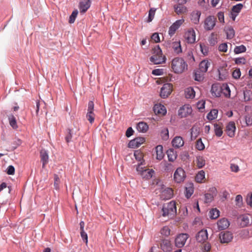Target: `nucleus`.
Listing matches in <instances>:
<instances>
[{
	"instance_id": "obj_1",
	"label": "nucleus",
	"mask_w": 252,
	"mask_h": 252,
	"mask_svg": "<svg viewBox=\"0 0 252 252\" xmlns=\"http://www.w3.org/2000/svg\"><path fill=\"white\" fill-rule=\"evenodd\" d=\"M171 67L174 73L181 74L188 69V64L182 58L176 57L171 61Z\"/></svg>"
},
{
	"instance_id": "obj_2",
	"label": "nucleus",
	"mask_w": 252,
	"mask_h": 252,
	"mask_svg": "<svg viewBox=\"0 0 252 252\" xmlns=\"http://www.w3.org/2000/svg\"><path fill=\"white\" fill-rule=\"evenodd\" d=\"M166 59L158 45L153 49V55L150 58V61L152 63L154 64H162L165 62Z\"/></svg>"
},
{
	"instance_id": "obj_3",
	"label": "nucleus",
	"mask_w": 252,
	"mask_h": 252,
	"mask_svg": "<svg viewBox=\"0 0 252 252\" xmlns=\"http://www.w3.org/2000/svg\"><path fill=\"white\" fill-rule=\"evenodd\" d=\"M177 211L176 203L174 201L164 204L162 209V216L163 217L172 216H173Z\"/></svg>"
},
{
	"instance_id": "obj_4",
	"label": "nucleus",
	"mask_w": 252,
	"mask_h": 252,
	"mask_svg": "<svg viewBox=\"0 0 252 252\" xmlns=\"http://www.w3.org/2000/svg\"><path fill=\"white\" fill-rule=\"evenodd\" d=\"M233 238L232 232L226 231L221 232L219 234V239L221 244H228L231 242Z\"/></svg>"
},
{
	"instance_id": "obj_5",
	"label": "nucleus",
	"mask_w": 252,
	"mask_h": 252,
	"mask_svg": "<svg viewBox=\"0 0 252 252\" xmlns=\"http://www.w3.org/2000/svg\"><path fill=\"white\" fill-rule=\"evenodd\" d=\"M189 237V235L187 233L179 234L175 240V246L179 248H182L185 245Z\"/></svg>"
},
{
	"instance_id": "obj_6",
	"label": "nucleus",
	"mask_w": 252,
	"mask_h": 252,
	"mask_svg": "<svg viewBox=\"0 0 252 252\" xmlns=\"http://www.w3.org/2000/svg\"><path fill=\"white\" fill-rule=\"evenodd\" d=\"M216 18L213 16H208L204 20V27L207 31L212 30L216 25Z\"/></svg>"
},
{
	"instance_id": "obj_7",
	"label": "nucleus",
	"mask_w": 252,
	"mask_h": 252,
	"mask_svg": "<svg viewBox=\"0 0 252 252\" xmlns=\"http://www.w3.org/2000/svg\"><path fill=\"white\" fill-rule=\"evenodd\" d=\"M173 86L171 84H164L160 89V95L161 97L165 98L167 97L172 93Z\"/></svg>"
},
{
	"instance_id": "obj_8",
	"label": "nucleus",
	"mask_w": 252,
	"mask_h": 252,
	"mask_svg": "<svg viewBox=\"0 0 252 252\" xmlns=\"http://www.w3.org/2000/svg\"><path fill=\"white\" fill-rule=\"evenodd\" d=\"M94 103L93 101H90L88 103V112L86 114V118L91 124L94 123L95 114L94 113Z\"/></svg>"
},
{
	"instance_id": "obj_9",
	"label": "nucleus",
	"mask_w": 252,
	"mask_h": 252,
	"mask_svg": "<svg viewBox=\"0 0 252 252\" xmlns=\"http://www.w3.org/2000/svg\"><path fill=\"white\" fill-rule=\"evenodd\" d=\"M185 177V172L183 169L181 167L178 168L174 174L175 181L177 183H181L184 180Z\"/></svg>"
},
{
	"instance_id": "obj_10",
	"label": "nucleus",
	"mask_w": 252,
	"mask_h": 252,
	"mask_svg": "<svg viewBox=\"0 0 252 252\" xmlns=\"http://www.w3.org/2000/svg\"><path fill=\"white\" fill-rule=\"evenodd\" d=\"M191 113V107L189 105H184L179 110L178 115L181 118H184L190 115Z\"/></svg>"
},
{
	"instance_id": "obj_11",
	"label": "nucleus",
	"mask_w": 252,
	"mask_h": 252,
	"mask_svg": "<svg viewBox=\"0 0 252 252\" xmlns=\"http://www.w3.org/2000/svg\"><path fill=\"white\" fill-rule=\"evenodd\" d=\"M195 32L194 30L190 28L185 33V38L189 43H193L195 41Z\"/></svg>"
},
{
	"instance_id": "obj_12",
	"label": "nucleus",
	"mask_w": 252,
	"mask_h": 252,
	"mask_svg": "<svg viewBox=\"0 0 252 252\" xmlns=\"http://www.w3.org/2000/svg\"><path fill=\"white\" fill-rule=\"evenodd\" d=\"M238 220L242 227L248 226L251 223L250 216L247 214L241 215L238 218Z\"/></svg>"
},
{
	"instance_id": "obj_13",
	"label": "nucleus",
	"mask_w": 252,
	"mask_h": 252,
	"mask_svg": "<svg viewBox=\"0 0 252 252\" xmlns=\"http://www.w3.org/2000/svg\"><path fill=\"white\" fill-rule=\"evenodd\" d=\"M208 234L207 230L202 229L196 235V241L198 243H204L208 239Z\"/></svg>"
},
{
	"instance_id": "obj_14",
	"label": "nucleus",
	"mask_w": 252,
	"mask_h": 252,
	"mask_svg": "<svg viewBox=\"0 0 252 252\" xmlns=\"http://www.w3.org/2000/svg\"><path fill=\"white\" fill-rule=\"evenodd\" d=\"M211 93L214 96H220L222 94V85L219 84H213L211 87Z\"/></svg>"
},
{
	"instance_id": "obj_15",
	"label": "nucleus",
	"mask_w": 252,
	"mask_h": 252,
	"mask_svg": "<svg viewBox=\"0 0 252 252\" xmlns=\"http://www.w3.org/2000/svg\"><path fill=\"white\" fill-rule=\"evenodd\" d=\"M184 22V19H181L177 20L174 22L169 28L168 33L171 36L173 35L177 29L183 24Z\"/></svg>"
},
{
	"instance_id": "obj_16",
	"label": "nucleus",
	"mask_w": 252,
	"mask_h": 252,
	"mask_svg": "<svg viewBox=\"0 0 252 252\" xmlns=\"http://www.w3.org/2000/svg\"><path fill=\"white\" fill-rule=\"evenodd\" d=\"M173 9L176 14L179 15L185 14L188 11V8L186 6L180 4V3L174 4Z\"/></svg>"
},
{
	"instance_id": "obj_17",
	"label": "nucleus",
	"mask_w": 252,
	"mask_h": 252,
	"mask_svg": "<svg viewBox=\"0 0 252 252\" xmlns=\"http://www.w3.org/2000/svg\"><path fill=\"white\" fill-rule=\"evenodd\" d=\"M144 142L145 139L144 138L140 137H137L129 142L128 147L131 148H138Z\"/></svg>"
},
{
	"instance_id": "obj_18",
	"label": "nucleus",
	"mask_w": 252,
	"mask_h": 252,
	"mask_svg": "<svg viewBox=\"0 0 252 252\" xmlns=\"http://www.w3.org/2000/svg\"><path fill=\"white\" fill-rule=\"evenodd\" d=\"M235 123L234 122H230L226 126V132L227 135L230 137H233L235 136Z\"/></svg>"
},
{
	"instance_id": "obj_19",
	"label": "nucleus",
	"mask_w": 252,
	"mask_h": 252,
	"mask_svg": "<svg viewBox=\"0 0 252 252\" xmlns=\"http://www.w3.org/2000/svg\"><path fill=\"white\" fill-rule=\"evenodd\" d=\"M173 194V191L172 189L167 188L162 190L160 194V198L162 200L170 199Z\"/></svg>"
},
{
	"instance_id": "obj_20",
	"label": "nucleus",
	"mask_w": 252,
	"mask_h": 252,
	"mask_svg": "<svg viewBox=\"0 0 252 252\" xmlns=\"http://www.w3.org/2000/svg\"><path fill=\"white\" fill-rule=\"evenodd\" d=\"M153 110L156 115L163 116L166 113V109L165 106L161 104H155Z\"/></svg>"
},
{
	"instance_id": "obj_21",
	"label": "nucleus",
	"mask_w": 252,
	"mask_h": 252,
	"mask_svg": "<svg viewBox=\"0 0 252 252\" xmlns=\"http://www.w3.org/2000/svg\"><path fill=\"white\" fill-rule=\"evenodd\" d=\"M40 157L42 163V168H44L49 160V156L47 152L45 150H41L40 152Z\"/></svg>"
},
{
	"instance_id": "obj_22",
	"label": "nucleus",
	"mask_w": 252,
	"mask_h": 252,
	"mask_svg": "<svg viewBox=\"0 0 252 252\" xmlns=\"http://www.w3.org/2000/svg\"><path fill=\"white\" fill-rule=\"evenodd\" d=\"M172 144L174 148H179L183 146L184 144V141L182 137L176 136L172 140Z\"/></svg>"
},
{
	"instance_id": "obj_23",
	"label": "nucleus",
	"mask_w": 252,
	"mask_h": 252,
	"mask_svg": "<svg viewBox=\"0 0 252 252\" xmlns=\"http://www.w3.org/2000/svg\"><path fill=\"white\" fill-rule=\"evenodd\" d=\"M218 229L219 230H224L228 227L230 224L228 220L225 218H222L217 222Z\"/></svg>"
},
{
	"instance_id": "obj_24",
	"label": "nucleus",
	"mask_w": 252,
	"mask_h": 252,
	"mask_svg": "<svg viewBox=\"0 0 252 252\" xmlns=\"http://www.w3.org/2000/svg\"><path fill=\"white\" fill-rule=\"evenodd\" d=\"M161 249L164 252H170L172 250V244L168 240H163L160 244Z\"/></svg>"
},
{
	"instance_id": "obj_25",
	"label": "nucleus",
	"mask_w": 252,
	"mask_h": 252,
	"mask_svg": "<svg viewBox=\"0 0 252 252\" xmlns=\"http://www.w3.org/2000/svg\"><path fill=\"white\" fill-rule=\"evenodd\" d=\"M91 2L90 0H83L80 2L79 9L80 12L85 13L90 7Z\"/></svg>"
},
{
	"instance_id": "obj_26",
	"label": "nucleus",
	"mask_w": 252,
	"mask_h": 252,
	"mask_svg": "<svg viewBox=\"0 0 252 252\" xmlns=\"http://www.w3.org/2000/svg\"><path fill=\"white\" fill-rule=\"evenodd\" d=\"M210 64V62L208 60H204L202 61L199 64V70L201 73L206 72Z\"/></svg>"
},
{
	"instance_id": "obj_27",
	"label": "nucleus",
	"mask_w": 252,
	"mask_h": 252,
	"mask_svg": "<svg viewBox=\"0 0 252 252\" xmlns=\"http://www.w3.org/2000/svg\"><path fill=\"white\" fill-rule=\"evenodd\" d=\"M201 12L198 10L193 11L191 14L190 20L194 24H198L199 23Z\"/></svg>"
},
{
	"instance_id": "obj_28",
	"label": "nucleus",
	"mask_w": 252,
	"mask_h": 252,
	"mask_svg": "<svg viewBox=\"0 0 252 252\" xmlns=\"http://www.w3.org/2000/svg\"><path fill=\"white\" fill-rule=\"evenodd\" d=\"M195 180L197 183H202L206 181L205 173L203 170L199 171L195 177Z\"/></svg>"
},
{
	"instance_id": "obj_29",
	"label": "nucleus",
	"mask_w": 252,
	"mask_h": 252,
	"mask_svg": "<svg viewBox=\"0 0 252 252\" xmlns=\"http://www.w3.org/2000/svg\"><path fill=\"white\" fill-rule=\"evenodd\" d=\"M218 72L219 79L221 80L226 79L228 76V72L227 70L223 67H220L218 69Z\"/></svg>"
},
{
	"instance_id": "obj_30",
	"label": "nucleus",
	"mask_w": 252,
	"mask_h": 252,
	"mask_svg": "<svg viewBox=\"0 0 252 252\" xmlns=\"http://www.w3.org/2000/svg\"><path fill=\"white\" fill-rule=\"evenodd\" d=\"M154 173V170L152 169H145L144 171L141 172V176L143 178L149 179L151 178Z\"/></svg>"
},
{
	"instance_id": "obj_31",
	"label": "nucleus",
	"mask_w": 252,
	"mask_h": 252,
	"mask_svg": "<svg viewBox=\"0 0 252 252\" xmlns=\"http://www.w3.org/2000/svg\"><path fill=\"white\" fill-rule=\"evenodd\" d=\"M195 163L198 168H201L205 165L206 160L203 156H198L196 158Z\"/></svg>"
},
{
	"instance_id": "obj_32",
	"label": "nucleus",
	"mask_w": 252,
	"mask_h": 252,
	"mask_svg": "<svg viewBox=\"0 0 252 252\" xmlns=\"http://www.w3.org/2000/svg\"><path fill=\"white\" fill-rule=\"evenodd\" d=\"M214 128L216 135L218 137H220L223 133L222 124L220 123L215 124L214 125Z\"/></svg>"
},
{
	"instance_id": "obj_33",
	"label": "nucleus",
	"mask_w": 252,
	"mask_h": 252,
	"mask_svg": "<svg viewBox=\"0 0 252 252\" xmlns=\"http://www.w3.org/2000/svg\"><path fill=\"white\" fill-rule=\"evenodd\" d=\"M148 125L145 122H139L136 126L137 130L141 132H145L148 129Z\"/></svg>"
},
{
	"instance_id": "obj_34",
	"label": "nucleus",
	"mask_w": 252,
	"mask_h": 252,
	"mask_svg": "<svg viewBox=\"0 0 252 252\" xmlns=\"http://www.w3.org/2000/svg\"><path fill=\"white\" fill-rule=\"evenodd\" d=\"M167 155L169 161H174L177 158V155L173 149H169L167 151Z\"/></svg>"
},
{
	"instance_id": "obj_35",
	"label": "nucleus",
	"mask_w": 252,
	"mask_h": 252,
	"mask_svg": "<svg viewBox=\"0 0 252 252\" xmlns=\"http://www.w3.org/2000/svg\"><path fill=\"white\" fill-rule=\"evenodd\" d=\"M185 94L187 98H193L195 97V92L192 88L189 87L186 89Z\"/></svg>"
},
{
	"instance_id": "obj_36",
	"label": "nucleus",
	"mask_w": 252,
	"mask_h": 252,
	"mask_svg": "<svg viewBox=\"0 0 252 252\" xmlns=\"http://www.w3.org/2000/svg\"><path fill=\"white\" fill-rule=\"evenodd\" d=\"M157 153V159L158 160H161L164 157V154L163 152V147L161 145H158L156 148Z\"/></svg>"
},
{
	"instance_id": "obj_37",
	"label": "nucleus",
	"mask_w": 252,
	"mask_h": 252,
	"mask_svg": "<svg viewBox=\"0 0 252 252\" xmlns=\"http://www.w3.org/2000/svg\"><path fill=\"white\" fill-rule=\"evenodd\" d=\"M172 48L174 50V51L177 54H179L182 52L180 41L173 42Z\"/></svg>"
},
{
	"instance_id": "obj_38",
	"label": "nucleus",
	"mask_w": 252,
	"mask_h": 252,
	"mask_svg": "<svg viewBox=\"0 0 252 252\" xmlns=\"http://www.w3.org/2000/svg\"><path fill=\"white\" fill-rule=\"evenodd\" d=\"M230 90L227 84L222 85V94L226 97L230 96Z\"/></svg>"
},
{
	"instance_id": "obj_39",
	"label": "nucleus",
	"mask_w": 252,
	"mask_h": 252,
	"mask_svg": "<svg viewBox=\"0 0 252 252\" xmlns=\"http://www.w3.org/2000/svg\"><path fill=\"white\" fill-rule=\"evenodd\" d=\"M210 218L212 219H216L220 216V211L216 208L212 209L209 212Z\"/></svg>"
},
{
	"instance_id": "obj_40",
	"label": "nucleus",
	"mask_w": 252,
	"mask_h": 252,
	"mask_svg": "<svg viewBox=\"0 0 252 252\" xmlns=\"http://www.w3.org/2000/svg\"><path fill=\"white\" fill-rule=\"evenodd\" d=\"M8 120L10 125L14 129L17 128L18 126L16 119L13 115H10L8 116Z\"/></svg>"
},
{
	"instance_id": "obj_41",
	"label": "nucleus",
	"mask_w": 252,
	"mask_h": 252,
	"mask_svg": "<svg viewBox=\"0 0 252 252\" xmlns=\"http://www.w3.org/2000/svg\"><path fill=\"white\" fill-rule=\"evenodd\" d=\"M218 111L217 109L212 110L207 115V118L209 120H213L217 118Z\"/></svg>"
},
{
	"instance_id": "obj_42",
	"label": "nucleus",
	"mask_w": 252,
	"mask_h": 252,
	"mask_svg": "<svg viewBox=\"0 0 252 252\" xmlns=\"http://www.w3.org/2000/svg\"><path fill=\"white\" fill-rule=\"evenodd\" d=\"M246 51V47L243 45L236 46L234 50V53L236 54L244 53Z\"/></svg>"
},
{
	"instance_id": "obj_43",
	"label": "nucleus",
	"mask_w": 252,
	"mask_h": 252,
	"mask_svg": "<svg viewBox=\"0 0 252 252\" xmlns=\"http://www.w3.org/2000/svg\"><path fill=\"white\" fill-rule=\"evenodd\" d=\"M226 34L228 39H232L235 35V32L231 27H229L226 30Z\"/></svg>"
},
{
	"instance_id": "obj_44",
	"label": "nucleus",
	"mask_w": 252,
	"mask_h": 252,
	"mask_svg": "<svg viewBox=\"0 0 252 252\" xmlns=\"http://www.w3.org/2000/svg\"><path fill=\"white\" fill-rule=\"evenodd\" d=\"M195 147L199 151H201L204 149L205 146L203 143L201 138H199L196 141Z\"/></svg>"
},
{
	"instance_id": "obj_45",
	"label": "nucleus",
	"mask_w": 252,
	"mask_h": 252,
	"mask_svg": "<svg viewBox=\"0 0 252 252\" xmlns=\"http://www.w3.org/2000/svg\"><path fill=\"white\" fill-rule=\"evenodd\" d=\"M54 188L56 190H58V189H59V188H60L59 185L60 183V178H59V176H58V175L54 174Z\"/></svg>"
},
{
	"instance_id": "obj_46",
	"label": "nucleus",
	"mask_w": 252,
	"mask_h": 252,
	"mask_svg": "<svg viewBox=\"0 0 252 252\" xmlns=\"http://www.w3.org/2000/svg\"><path fill=\"white\" fill-rule=\"evenodd\" d=\"M244 99L245 101H250L251 99L252 92L250 90H246L243 92Z\"/></svg>"
},
{
	"instance_id": "obj_47",
	"label": "nucleus",
	"mask_w": 252,
	"mask_h": 252,
	"mask_svg": "<svg viewBox=\"0 0 252 252\" xmlns=\"http://www.w3.org/2000/svg\"><path fill=\"white\" fill-rule=\"evenodd\" d=\"M243 7V5L241 3L237 4L236 5L233 6L232 8V12L235 14H238L240 12V10Z\"/></svg>"
},
{
	"instance_id": "obj_48",
	"label": "nucleus",
	"mask_w": 252,
	"mask_h": 252,
	"mask_svg": "<svg viewBox=\"0 0 252 252\" xmlns=\"http://www.w3.org/2000/svg\"><path fill=\"white\" fill-rule=\"evenodd\" d=\"M156 10V9L154 8H152L150 9L149 11L148 19L147 21L148 22H150L153 20L155 14Z\"/></svg>"
},
{
	"instance_id": "obj_49",
	"label": "nucleus",
	"mask_w": 252,
	"mask_h": 252,
	"mask_svg": "<svg viewBox=\"0 0 252 252\" xmlns=\"http://www.w3.org/2000/svg\"><path fill=\"white\" fill-rule=\"evenodd\" d=\"M78 14V11L77 10H74L69 17V23L72 24L75 22V19Z\"/></svg>"
},
{
	"instance_id": "obj_50",
	"label": "nucleus",
	"mask_w": 252,
	"mask_h": 252,
	"mask_svg": "<svg viewBox=\"0 0 252 252\" xmlns=\"http://www.w3.org/2000/svg\"><path fill=\"white\" fill-rule=\"evenodd\" d=\"M201 72L200 71V70L197 71V72H196L195 73V74H194L195 80L197 81H201L203 80V79L204 78L203 74H201Z\"/></svg>"
},
{
	"instance_id": "obj_51",
	"label": "nucleus",
	"mask_w": 252,
	"mask_h": 252,
	"mask_svg": "<svg viewBox=\"0 0 252 252\" xmlns=\"http://www.w3.org/2000/svg\"><path fill=\"white\" fill-rule=\"evenodd\" d=\"M136 159L138 161H141L143 158V153L139 151H135L134 154Z\"/></svg>"
},
{
	"instance_id": "obj_52",
	"label": "nucleus",
	"mask_w": 252,
	"mask_h": 252,
	"mask_svg": "<svg viewBox=\"0 0 252 252\" xmlns=\"http://www.w3.org/2000/svg\"><path fill=\"white\" fill-rule=\"evenodd\" d=\"M213 194H211V193H208L205 194V202L210 203L212 202L214 199Z\"/></svg>"
},
{
	"instance_id": "obj_53",
	"label": "nucleus",
	"mask_w": 252,
	"mask_h": 252,
	"mask_svg": "<svg viewBox=\"0 0 252 252\" xmlns=\"http://www.w3.org/2000/svg\"><path fill=\"white\" fill-rule=\"evenodd\" d=\"M234 61L235 63L237 64H245L246 63V59L244 57L236 58Z\"/></svg>"
},
{
	"instance_id": "obj_54",
	"label": "nucleus",
	"mask_w": 252,
	"mask_h": 252,
	"mask_svg": "<svg viewBox=\"0 0 252 252\" xmlns=\"http://www.w3.org/2000/svg\"><path fill=\"white\" fill-rule=\"evenodd\" d=\"M193 193V189L192 187L186 188V196L189 198Z\"/></svg>"
},
{
	"instance_id": "obj_55",
	"label": "nucleus",
	"mask_w": 252,
	"mask_h": 252,
	"mask_svg": "<svg viewBox=\"0 0 252 252\" xmlns=\"http://www.w3.org/2000/svg\"><path fill=\"white\" fill-rule=\"evenodd\" d=\"M161 233L165 236H168L170 234V230L168 226H164L161 230Z\"/></svg>"
},
{
	"instance_id": "obj_56",
	"label": "nucleus",
	"mask_w": 252,
	"mask_h": 252,
	"mask_svg": "<svg viewBox=\"0 0 252 252\" xmlns=\"http://www.w3.org/2000/svg\"><path fill=\"white\" fill-rule=\"evenodd\" d=\"M232 77L236 79L239 78L241 76V71L240 69H236L234 70L232 72Z\"/></svg>"
},
{
	"instance_id": "obj_57",
	"label": "nucleus",
	"mask_w": 252,
	"mask_h": 252,
	"mask_svg": "<svg viewBox=\"0 0 252 252\" xmlns=\"http://www.w3.org/2000/svg\"><path fill=\"white\" fill-rule=\"evenodd\" d=\"M230 168L232 172H234L235 173H237L240 170L239 166L234 163L230 164Z\"/></svg>"
},
{
	"instance_id": "obj_58",
	"label": "nucleus",
	"mask_w": 252,
	"mask_h": 252,
	"mask_svg": "<svg viewBox=\"0 0 252 252\" xmlns=\"http://www.w3.org/2000/svg\"><path fill=\"white\" fill-rule=\"evenodd\" d=\"M246 202L248 205L252 207V192H250L247 194Z\"/></svg>"
},
{
	"instance_id": "obj_59",
	"label": "nucleus",
	"mask_w": 252,
	"mask_h": 252,
	"mask_svg": "<svg viewBox=\"0 0 252 252\" xmlns=\"http://www.w3.org/2000/svg\"><path fill=\"white\" fill-rule=\"evenodd\" d=\"M219 50L222 52H226L227 50V45L226 43H222L219 46Z\"/></svg>"
},
{
	"instance_id": "obj_60",
	"label": "nucleus",
	"mask_w": 252,
	"mask_h": 252,
	"mask_svg": "<svg viewBox=\"0 0 252 252\" xmlns=\"http://www.w3.org/2000/svg\"><path fill=\"white\" fill-rule=\"evenodd\" d=\"M235 201L236 202V205H237L239 206H241L243 202V198L242 195L239 194L236 195L235 197Z\"/></svg>"
},
{
	"instance_id": "obj_61",
	"label": "nucleus",
	"mask_w": 252,
	"mask_h": 252,
	"mask_svg": "<svg viewBox=\"0 0 252 252\" xmlns=\"http://www.w3.org/2000/svg\"><path fill=\"white\" fill-rule=\"evenodd\" d=\"M6 173L8 175H14L15 173V168L12 165H9L8 166L6 169Z\"/></svg>"
},
{
	"instance_id": "obj_62",
	"label": "nucleus",
	"mask_w": 252,
	"mask_h": 252,
	"mask_svg": "<svg viewBox=\"0 0 252 252\" xmlns=\"http://www.w3.org/2000/svg\"><path fill=\"white\" fill-rule=\"evenodd\" d=\"M164 73L163 69H156L152 71V74L154 75H161Z\"/></svg>"
},
{
	"instance_id": "obj_63",
	"label": "nucleus",
	"mask_w": 252,
	"mask_h": 252,
	"mask_svg": "<svg viewBox=\"0 0 252 252\" xmlns=\"http://www.w3.org/2000/svg\"><path fill=\"white\" fill-rule=\"evenodd\" d=\"M200 47L201 49V52L203 53L204 55H207L208 53V48L206 47L205 45L200 44Z\"/></svg>"
},
{
	"instance_id": "obj_64",
	"label": "nucleus",
	"mask_w": 252,
	"mask_h": 252,
	"mask_svg": "<svg viewBox=\"0 0 252 252\" xmlns=\"http://www.w3.org/2000/svg\"><path fill=\"white\" fill-rule=\"evenodd\" d=\"M151 39L156 43L160 42L159 36L158 33H153L151 36Z\"/></svg>"
}]
</instances>
